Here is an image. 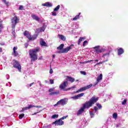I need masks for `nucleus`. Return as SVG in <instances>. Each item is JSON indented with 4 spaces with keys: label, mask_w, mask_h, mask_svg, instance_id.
<instances>
[{
    "label": "nucleus",
    "mask_w": 128,
    "mask_h": 128,
    "mask_svg": "<svg viewBox=\"0 0 128 128\" xmlns=\"http://www.w3.org/2000/svg\"><path fill=\"white\" fill-rule=\"evenodd\" d=\"M98 98H96L94 96L92 97L90 100L88 102H86L83 104V108H90L91 106H92V104H94L96 102H98Z\"/></svg>",
    "instance_id": "f257e3e1"
},
{
    "label": "nucleus",
    "mask_w": 128,
    "mask_h": 128,
    "mask_svg": "<svg viewBox=\"0 0 128 128\" xmlns=\"http://www.w3.org/2000/svg\"><path fill=\"white\" fill-rule=\"evenodd\" d=\"M40 50V48H36L29 50V54L31 58V62H34L38 60V52Z\"/></svg>",
    "instance_id": "f03ea898"
},
{
    "label": "nucleus",
    "mask_w": 128,
    "mask_h": 128,
    "mask_svg": "<svg viewBox=\"0 0 128 128\" xmlns=\"http://www.w3.org/2000/svg\"><path fill=\"white\" fill-rule=\"evenodd\" d=\"M74 46V44H71L69 46H67L66 48L62 49V50L57 51V54H66L68 52H70V50H72V48Z\"/></svg>",
    "instance_id": "7ed1b4c3"
},
{
    "label": "nucleus",
    "mask_w": 128,
    "mask_h": 128,
    "mask_svg": "<svg viewBox=\"0 0 128 128\" xmlns=\"http://www.w3.org/2000/svg\"><path fill=\"white\" fill-rule=\"evenodd\" d=\"M24 36H26L28 38L29 40H34L38 38V34H34L32 37L30 36V34L28 32L25 31V32L24 34Z\"/></svg>",
    "instance_id": "20e7f679"
},
{
    "label": "nucleus",
    "mask_w": 128,
    "mask_h": 128,
    "mask_svg": "<svg viewBox=\"0 0 128 128\" xmlns=\"http://www.w3.org/2000/svg\"><path fill=\"white\" fill-rule=\"evenodd\" d=\"M13 66L14 68H17L18 70V72H22V66H20V62H18L14 60H13Z\"/></svg>",
    "instance_id": "39448f33"
},
{
    "label": "nucleus",
    "mask_w": 128,
    "mask_h": 128,
    "mask_svg": "<svg viewBox=\"0 0 128 128\" xmlns=\"http://www.w3.org/2000/svg\"><path fill=\"white\" fill-rule=\"evenodd\" d=\"M20 22V19L18 16H15L12 19V28H16V26Z\"/></svg>",
    "instance_id": "423d86ee"
},
{
    "label": "nucleus",
    "mask_w": 128,
    "mask_h": 128,
    "mask_svg": "<svg viewBox=\"0 0 128 128\" xmlns=\"http://www.w3.org/2000/svg\"><path fill=\"white\" fill-rule=\"evenodd\" d=\"M68 101L66 100V99H62L59 100L56 104H54V106H64V104H66Z\"/></svg>",
    "instance_id": "0eeeda50"
},
{
    "label": "nucleus",
    "mask_w": 128,
    "mask_h": 128,
    "mask_svg": "<svg viewBox=\"0 0 128 128\" xmlns=\"http://www.w3.org/2000/svg\"><path fill=\"white\" fill-rule=\"evenodd\" d=\"M68 81H64V82L63 83L61 84L59 88L60 90H64V89L66 88V86H68Z\"/></svg>",
    "instance_id": "6e6552de"
},
{
    "label": "nucleus",
    "mask_w": 128,
    "mask_h": 128,
    "mask_svg": "<svg viewBox=\"0 0 128 128\" xmlns=\"http://www.w3.org/2000/svg\"><path fill=\"white\" fill-rule=\"evenodd\" d=\"M54 88H51L49 90L48 92H50V96H54V94H60V92L56 91L54 92Z\"/></svg>",
    "instance_id": "1a4fd4ad"
},
{
    "label": "nucleus",
    "mask_w": 128,
    "mask_h": 128,
    "mask_svg": "<svg viewBox=\"0 0 128 128\" xmlns=\"http://www.w3.org/2000/svg\"><path fill=\"white\" fill-rule=\"evenodd\" d=\"M64 124V121H62V119H60L53 122V124H56V126H63Z\"/></svg>",
    "instance_id": "9d476101"
},
{
    "label": "nucleus",
    "mask_w": 128,
    "mask_h": 128,
    "mask_svg": "<svg viewBox=\"0 0 128 128\" xmlns=\"http://www.w3.org/2000/svg\"><path fill=\"white\" fill-rule=\"evenodd\" d=\"M102 80V74H100V75L98 77L96 83L94 84V86H96V84H98Z\"/></svg>",
    "instance_id": "9b49d317"
},
{
    "label": "nucleus",
    "mask_w": 128,
    "mask_h": 128,
    "mask_svg": "<svg viewBox=\"0 0 128 128\" xmlns=\"http://www.w3.org/2000/svg\"><path fill=\"white\" fill-rule=\"evenodd\" d=\"M84 110H86L82 106L77 112V116H80L82 112H84Z\"/></svg>",
    "instance_id": "f8f14e48"
},
{
    "label": "nucleus",
    "mask_w": 128,
    "mask_h": 128,
    "mask_svg": "<svg viewBox=\"0 0 128 128\" xmlns=\"http://www.w3.org/2000/svg\"><path fill=\"white\" fill-rule=\"evenodd\" d=\"M42 6H47V8H50L52 6V3L50 2H46V3L42 4Z\"/></svg>",
    "instance_id": "ddd939ff"
},
{
    "label": "nucleus",
    "mask_w": 128,
    "mask_h": 128,
    "mask_svg": "<svg viewBox=\"0 0 128 128\" xmlns=\"http://www.w3.org/2000/svg\"><path fill=\"white\" fill-rule=\"evenodd\" d=\"M31 17L32 18V20H36L37 22H38V20H40V18H38V16L34 14H32Z\"/></svg>",
    "instance_id": "4468645a"
},
{
    "label": "nucleus",
    "mask_w": 128,
    "mask_h": 128,
    "mask_svg": "<svg viewBox=\"0 0 128 128\" xmlns=\"http://www.w3.org/2000/svg\"><path fill=\"white\" fill-rule=\"evenodd\" d=\"M16 50H18V47H14L13 48V54H12L14 56H16L18 55V52H16Z\"/></svg>",
    "instance_id": "2eb2a0df"
},
{
    "label": "nucleus",
    "mask_w": 128,
    "mask_h": 128,
    "mask_svg": "<svg viewBox=\"0 0 128 128\" xmlns=\"http://www.w3.org/2000/svg\"><path fill=\"white\" fill-rule=\"evenodd\" d=\"M84 90H86V86L82 87L80 90H78L76 92H74L75 94H78V92H84Z\"/></svg>",
    "instance_id": "dca6fc26"
},
{
    "label": "nucleus",
    "mask_w": 128,
    "mask_h": 128,
    "mask_svg": "<svg viewBox=\"0 0 128 128\" xmlns=\"http://www.w3.org/2000/svg\"><path fill=\"white\" fill-rule=\"evenodd\" d=\"M124 52V49L122 48H119L118 50V55L120 56L121 54H122V53Z\"/></svg>",
    "instance_id": "f3484780"
},
{
    "label": "nucleus",
    "mask_w": 128,
    "mask_h": 128,
    "mask_svg": "<svg viewBox=\"0 0 128 128\" xmlns=\"http://www.w3.org/2000/svg\"><path fill=\"white\" fill-rule=\"evenodd\" d=\"M74 88H76V85H74L73 86L66 88V89L64 90L66 92L68 90H73Z\"/></svg>",
    "instance_id": "a211bd4d"
},
{
    "label": "nucleus",
    "mask_w": 128,
    "mask_h": 128,
    "mask_svg": "<svg viewBox=\"0 0 128 128\" xmlns=\"http://www.w3.org/2000/svg\"><path fill=\"white\" fill-rule=\"evenodd\" d=\"M40 44L42 46H46V43L44 42V41L42 38L40 39Z\"/></svg>",
    "instance_id": "6ab92c4d"
},
{
    "label": "nucleus",
    "mask_w": 128,
    "mask_h": 128,
    "mask_svg": "<svg viewBox=\"0 0 128 128\" xmlns=\"http://www.w3.org/2000/svg\"><path fill=\"white\" fill-rule=\"evenodd\" d=\"M67 79L68 80H69V82H74V78L70 76H67Z\"/></svg>",
    "instance_id": "aec40b11"
},
{
    "label": "nucleus",
    "mask_w": 128,
    "mask_h": 128,
    "mask_svg": "<svg viewBox=\"0 0 128 128\" xmlns=\"http://www.w3.org/2000/svg\"><path fill=\"white\" fill-rule=\"evenodd\" d=\"M64 44H61L58 47L57 50H64Z\"/></svg>",
    "instance_id": "412c9836"
},
{
    "label": "nucleus",
    "mask_w": 128,
    "mask_h": 128,
    "mask_svg": "<svg viewBox=\"0 0 128 128\" xmlns=\"http://www.w3.org/2000/svg\"><path fill=\"white\" fill-rule=\"evenodd\" d=\"M80 12L78 14L76 15L73 19L72 20H78L80 18Z\"/></svg>",
    "instance_id": "4be33fe9"
},
{
    "label": "nucleus",
    "mask_w": 128,
    "mask_h": 128,
    "mask_svg": "<svg viewBox=\"0 0 128 128\" xmlns=\"http://www.w3.org/2000/svg\"><path fill=\"white\" fill-rule=\"evenodd\" d=\"M85 38H80L78 41V44H80V42H82V40H84Z\"/></svg>",
    "instance_id": "5701e85b"
},
{
    "label": "nucleus",
    "mask_w": 128,
    "mask_h": 128,
    "mask_svg": "<svg viewBox=\"0 0 128 128\" xmlns=\"http://www.w3.org/2000/svg\"><path fill=\"white\" fill-rule=\"evenodd\" d=\"M59 38H60V40H66V37L64 36L63 35H58Z\"/></svg>",
    "instance_id": "b1692460"
},
{
    "label": "nucleus",
    "mask_w": 128,
    "mask_h": 128,
    "mask_svg": "<svg viewBox=\"0 0 128 128\" xmlns=\"http://www.w3.org/2000/svg\"><path fill=\"white\" fill-rule=\"evenodd\" d=\"M14 30H16L14 28H12V34L14 36V38H16V32H14Z\"/></svg>",
    "instance_id": "393cba45"
},
{
    "label": "nucleus",
    "mask_w": 128,
    "mask_h": 128,
    "mask_svg": "<svg viewBox=\"0 0 128 128\" xmlns=\"http://www.w3.org/2000/svg\"><path fill=\"white\" fill-rule=\"evenodd\" d=\"M77 96H78V98H80L82 96H84V93H81L80 94H78Z\"/></svg>",
    "instance_id": "a878e982"
},
{
    "label": "nucleus",
    "mask_w": 128,
    "mask_h": 128,
    "mask_svg": "<svg viewBox=\"0 0 128 128\" xmlns=\"http://www.w3.org/2000/svg\"><path fill=\"white\" fill-rule=\"evenodd\" d=\"M60 6L58 5L55 8H54V12H58V10H60Z\"/></svg>",
    "instance_id": "bb28decb"
},
{
    "label": "nucleus",
    "mask_w": 128,
    "mask_h": 128,
    "mask_svg": "<svg viewBox=\"0 0 128 128\" xmlns=\"http://www.w3.org/2000/svg\"><path fill=\"white\" fill-rule=\"evenodd\" d=\"M92 86V84H90L89 85H88L87 86H85L86 90H88V88H90Z\"/></svg>",
    "instance_id": "cd10ccee"
},
{
    "label": "nucleus",
    "mask_w": 128,
    "mask_h": 128,
    "mask_svg": "<svg viewBox=\"0 0 128 128\" xmlns=\"http://www.w3.org/2000/svg\"><path fill=\"white\" fill-rule=\"evenodd\" d=\"M104 50V49H96V52H102Z\"/></svg>",
    "instance_id": "c85d7f7f"
},
{
    "label": "nucleus",
    "mask_w": 128,
    "mask_h": 128,
    "mask_svg": "<svg viewBox=\"0 0 128 128\" xmlns=\"http://www.w3.org/2000/svg\"><path fill=\"white\" fill-rule=\"evenodd\" d=\"M44 30H46V27L43 26L40 28V32H44Z\"/></svg>",
    "instance_id": "c756f323"
},
{
    "label": "nucleus",
    "mask_w": 128,
    "mask_h": 128,
    "mask_svg": "<svg viewBox=\"0 0 128 128\" xmlns=\"http://www.w3.org/2000/svg\"><path fill=\"white\" fill-rule=\"evenodd\" d=\"M58 118V114H54L52 116V118Z\"/></svg>",
    "instance_id": "7c9ffc66"
},
{
    "label": "nucleus",
    "mask_w": 128,
    "mask_h": 128,
    "mask_svg": "<svg viewBox=\"0 0 128 128\" xmlns=\"http://www.w3.org/2000/svg\"><path fill=\"white\" fill-rule=\"evenodd\" d=\"M113 118H118V114L116 113H114L112 114Z\"/></svg>",
    "instance_id": "2f4dec72"
},
{
    "label": "nucleus",
    "mask_w": 128,
    "mask_h": 128,
    "mask_svg": "<svg viewBox=\"0 0 128 128\" xmlns=\"http://www.w3.org/2000/svg\"><path fill=\"white\" fill-rule=\"evenodd\" d=\"M71 98H72L73 100H78V97L77 95V96H74L71 97Z\"/></svg>",
    "instance_id": "473e14b6"
},
{
    "label": "nucleus",
    "mask_w": 128,
    "mask_h": 128,
    "mask_svg": "<svg viewBox=\"0 0 128 128\" xmlns=\"http://www.w3.org/2000/svg\"><path fill=\"white\" fill-rule=\"evenodd\" d=\"M96 106L99 108V110H100V108H102V105H100V104L98 103H97L96 104Z\"/></svg>",
    "instance_id": "72a5a7b5"
},
{
    "label": "nucleus",
    "mask_w": 128,
    "mask_h": 128,
    "mask_svg": "<svg viewBox=\"0 0 128 128\" xmlns=\"http://www.w3.org/2000/svg\"><path fill=\"white\" fill-rule=\"evenodd\" d=\"M24 116V114H21L19 116V118L20 120H22V118Z\"/></svg>",
    "instance_id": "f704fd0d"
},
{
    "label": "nucleus",
    "mask_w": 128,
    "mask_h": 128,
    "mask_svg": "<svg viewBox=\"0 0 128 128\" xmlns=\"http://www.w3.org/2000/svg\"><path fill=\"white\" fill-rule=\"evenodd\" d=\"M104 62H106V61H102L101 62H99L96 64H97V66H98V64H104Z\"/></svg>",
    "instance_id": "c9c22d12"
},
{
    "label": "nucleus",
    "mask_w": 128,
    "mask_h": 128,
    "mask_svg": "<svg viewBox=\"0 0 128 128\" xmlns=\"http://www.w3.org/2000/svg\"><path fill=\"white\" fill-rule=\"evenodd\" d=\"M28 110V106L22 108L21 112H24V110Z\"/></svg>",
    "instance_id": "e433bc0d"
},
{
    "label": "nucleus",
    "mask_w": 128,
    "mask_h": 128,
    "mask_svg": "<svg viewBox=\"0 0 128 128\" xmlns=\"http://www.w3.org/2000/svg\"><path fill=\"white\" fill-rule=\"evenodd\" d=\"M110 56V53H106L102 56V58H106V56Z\"/></svg>",
    "instance_id": "4c0bfd02"
},
{
    "label": "nucleus",
    "mask_w": 128,
    "mask_h": 128,
    "mask_svg": "<svg viewBox=\"0 0 128 128\" xmlns=\"http://www.w3.org/2000/svg\"><path fill=\"white\" fill-rule=\"evenodd\" d=\"M52 16H56V11L54 10L52 12Z\"/></svg>",
    "instance_id": "58836bf2"
},
{
    "label": "nucleus",
    "mask_w": 128,
    "mask_h": 128,
    "mask_svg": "<svg viewBox=\"0 0 128 128\" xmlns=\"http://www.w3.org/2000/svg\"><path fill=\"white\" fill-rule=\"evenodd\" d=\"M19 10H24V6H20V7H19Z\"/></svg>",
    "instance_id": "ea45409f"
},
{
    "label": "nucleus",
    "mask_w": 128,
    "mask_h": 128,
    "mask_svg": "<svg viewBox=\"0 0 128 128\" xmlns=\"http://www.w3.org/2000/svg\"><path fill=\"white\" fill-rule=\"evenodd\" d=\"M34 108V106L30 104L28 106V110H30V108Z\"/></svg>",
    "instance_id": "a19ab883"
},
{
    "label": "nucleus",
    "mask_w": 128,
    "mask_h": 128,
    "mask_svg": "<svg viewBox=\"0 0 128 128\" xmlns=\"http://www.w3.org/2000/svg\"><path fill=\"white\" fill-rule=\"evenodd\" d=\"M80 74H84V76H86V73L84 71H81Z\"/></svg>",
    "instance_id": "79ce46f5"
},
{
    "label": "nucleus",
    "mask_w": 128,
    "mask_h": 128,
    "mask_svg": "<svg viewBox=\"0 0 128 128\" xmlns=\"http://www.w3.org/2000/svg\"><path fill=\"white\" fill-rule=\"evenodd\" d=\"M66 118H68V116H64L62 117L61 118H60V120H64V119Z\"/></svg>",
    "instance_id": "37998d69"
},
{
    "label": "nucleus",
    "mask_w": 128,
    "mask_h": 128,
    "mask_svg": "<svg viewBox=\"0 0 128 128\" xmlns=\"http://www.w3.org/2000/svg\"><path fill=\"white\" fill-rule=\"evenodd\" d=\"M50 84H54V80H50Z\"/></svg>",
    "instance_id": "c03bdc74"
},
{
    "label": "nucleus",
    "mask_w": 128,
    "mask_h": 128,
    "mask_svg": "<svg viewBox=\"0 0 128 128\" xmlns=\"http://www.w3.org/2000/svg\"><path fill=\"white\" fill-rule=\"evenodd\" d=\"M98 108L96 106L94 107V110H95V112H98Z\"/></svg>",
    "instance_id": "a18cd8bd"
},
{
    "label": "nucleus",
    "mask_w": 128,
    "mask_h": 128,
    "mask_svg": "<svg viewBox=\"0 0 128 128\" xmlns=\"http://www.w3.org/2000/svg\"><path fill=\"white\" fill-rule=\"evenodd\" d=\"M91 118H94V113L92 112H90Z\"/></svg>",
    "instance_id": "49530a36"
},
{
    "label": "nucleus",
    "mask_w": 128,
    "mask_h": 128,
    "mask_svg": "<svg viewBox=\"0 0 128 128\" xmlns=\"http://www.w3.org/2000/svg\"><path fill=\"white\" fill-rule=\"evenodd\" d=\"M86 44H88V41L85 40V41L84 42V43H83V46H86Z\"/></svg>",
    "instance_id": "de8ad7c7"
},
{
    "label": "nucleus",
    "mask_w": 128,
    "mask_h": 128,
    "mask_svg": "<svg viewBox=\"0 0 128 128\" xmlns=\"http://www.w3.org/2000/svg\"><path fill=\"white\" fill-rule=\"evenodd\" d=\"M126 104V100H124L122 102V104Z\"/></svg>",
    "instance_id": "09e8293b"
},
{
    "label": "nucleus",
    "mask_w": 128,
    "mask_h": 128,
    "mask_svg": "<svg viewBox=\"0 0 128 128\" xmlns=\"http://www.w3.org/2000/svg\"><path fill=\"white\" fill-rule=\"evenodd\" d=\"M94 62V60H90L88 61H86L85 64H88V62Z\"/></svg>",
    "instance_id": "8fccbe9b"
},
{
    "label": "nucleus",
    "mask_w": 128,
    "mask_h": 128,
    "mask_svg": "<svg viewBox=\"0 0 128 128\" xmlns=\"http://www.w3.org/2000/svg\"><path fill=\"white\" fill-rule=\"evenodd\" d=\"M4 2V4H6V6H8V2H6V0H3Z\"/></svg>",
    "instance_id": "3c124183"
},
{
    "label": "nucleus",
    "mask_w": 128,
    "mask_h": 128,
    "mask_svg": "<svg viewBox=\"0 0 128 128\" xmlns=\"http://www.w3.org/2000/svg\"><path fill=\"white\" fill-rule=\"evenodd\" d=\"M100 48V46H96L94 48V50H96V48Z\"/></svg>",
    "instance_id": "603ef678"
},
{
    "label": "nucleus",
    "mask_w": 128,
    "mask_h": 128,
    "mask_svg": "<svg viewBox=\"0 0 128 128\" xmlns=\"http://www.w3.org/2000/svg\"><path fill=\"white\" fill-rule=\"evenodd\" d=\"M28 43H26L24 44L25 48H28Z\"/></svg>",
    "instance_id": "864d4df0"
},
{
    "label": "nucleus",
    "mask_w": 128,
    "mask_h": 128,
    "mask_svg": "<svg viewBox=\"0 0 128 128\" xmlns=\"http://www.w3.org/2000/svg\"><path fill=\"white\" fill-rule=\"evenodd\" d=\"M52 72H53L52 69H50V74H52Z\"/></svg>",
    "instance_id": "5fc2aeb1"
},
{
    "label": "nucleus",
    "mask_w": 128,
    "mask_h": 128,
    "mask_svg": "<svg viewBox=\"0 0 128 128\" xmlns=\"http://www.w3.org/2000/svg\"><path fill=\"white\" fill-rule=\"evenodd\" d=\"M34 82H32L30 84V86H32V84H34Z\"/></svg>",
    "instance_id": "6e6d98bb"
},
{
    "label": "nucleus",
    "mask_w": 128,
    "mask_h": 128,
    "mask_svg": "<svg viewBox=\"0 0 128 128\" xmlns=\"http://www.w3.org/2000/svg\"><path fill=\"white\" fill-rule=\"evenodd\" d=\"M34 108H42V106H34Z\"/></svg>",
    "instance_id": "4d7b16f0"
},
{
    "label": "nucleus",
    "mask_w": 128,
    "mask_h": 128,
    "mask_svg": "<svg viewBox=\"0 0 128 128\" xmlns=\"http://www.w3.org/2000/svg\"><path fill=\"white\" fill-rule=\"evenodd\" d=\"M94 62H98V60H94Z\"/></svg>",
    "instance_id": "13d9d810"
},
{
    "label": "nucleus",
    "mask_w": 128,
    "mask_h": 128,
    "mask_svg": "<svg viewBox=\"0 0 128 128\" xmlns=\"http://www.w3.org/2000/svg\"><path fill=\"white\" fill-rule=\"evenodd\" d=\"M2 49L1 48H0V52H2Z\"/></svg>",
    "instance_id": "bf43d9fd"
},
{
    "label": "nucleus",
    "mask_w": 128,
    "mask_h": 128,
    "mask_svg": "<svg viewBox=\"0 0 128 128\" xmlns=\"http://www.w3.org/2000/svg\"><path fill=\"white\" fill-rule=\"evenodd\" d=\"M108 60H103V62H108Z\"/></svg>",
    "instance_id": "052dcab7"
},
{
    "label": "nucleus",
    "mask_w": 128,
    "mask_h": 128,
    "mask_svg": "<svg viewBox=\"0 0 128 128\" xmlns=\"http://www.w3.org/2000/svg\"><path fill=\"white\" fill-rule=\"evenodd\" d=\"M52 56H53V58H55V57H56V55L54 54V55Z\"/></svg>",
    "instance_id": "680f3d73"
},
{
    "label": "nucleus",
    "mask_w": 128,
    "mask_h": 128,
    "mask_svg": "<svg viewBox=\"0 0 128 128\" xmlns=\"http://www.w3.org/2000/svg\"><path fill=\"white\" fill-rule=\"evenodd\" d=\"M98 66V64H95L94 66L95 67V66Z\"/></svg>",
    "instance_id": "e2e57ef3"
},
{
    "label": "nucleus",
    "mask_w": 128,
    "mask_h": 128,
    "mask_svg": "<svg viewBox=\"0 0 128 128\" xmlns=\"http://www.w3.org/2000/svg\"><path fill=\"white\" fill-rule=\"evenodd\" d=\"M36 113H34V114H33V115H34V114H36Z\"/></svg>",
    "instance_id": "0e129e2a"
},
{
    "label": "nucleus",
    "mask_w": 128,
    "mask_h": 128,
    "mask_svg": "<svg viewBox=\"0 0 128 128\" xmlns=\"http://www.w3.org/2000/svg\"><path fill=\"white\" fill-rule=\"evenodd\" d=\"M78 80H76V82H78Z\"/></svg>",
    "instance_id": "69168bd1"
}]
</instances>
